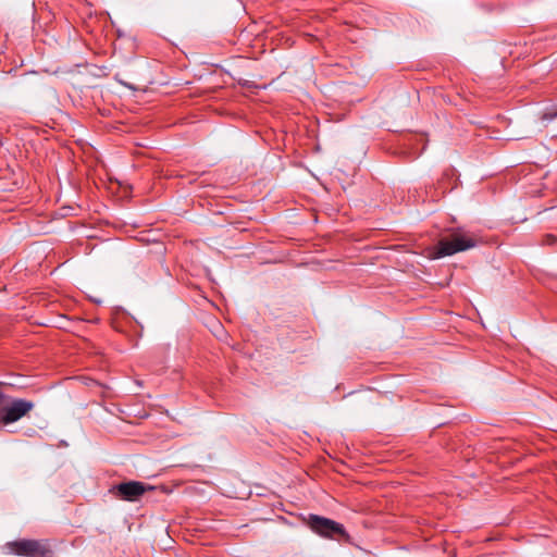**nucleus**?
<instances>
[{
	"label": "nucleus",
	"mask_w": 557,
	"mask_h": 557,
	"mask_svg": "<svg viewBox=\"0 0 557 557\" xmlns=\"http://www.w3.org/2000/svg\"><path fill=\"white\" fill-rule=\"evenodd\" d=\"M475 245L476 242L472 237L456 233L453 234L450 239L443 238L436 246L430 247L426 251V256L429 259H440L473 248Z\"/></svg>",
	"instance_id": "f03ea898"
},
{
	"label": "nucleus",
	"mask_w": 557,
	"mask_h": 557,
	"mask_svg": "<svg viewBox=\"0 0 557 557\" xmlns=\"http://www.w3.org/2000/svg\"><path fill=\"white\" fill-rule=\"evenodd\" d=\"M7 553L20 557H55L53 544L48 539H21L4 545Z\"/></svg>",
	"instance_id": "f257e3e1"
},
{
	"label": "nucleus",
	"mask_w": 557,
	"mask_h": 557,
	"mask_svg": "<svg viewBox=\"0 0 557 557\" xmlns=\"http://www.w3.org/2000/svg\"><path fill=\"white\" fill-rule=\"evenodd\" d=\"M557 117V110L554 109V110H548L546 111L543 115H542V119L543 120H553Z\"/></svg>",
	"instance_id": "423d86ee"
},
{
	"label": "nucleus",
	"mask_w": 557,
	"mask_h": 557,
	"mask_svg": "<svg viewBox=\"0 0 557 557\" xmlns=\"http://www.w3.org/2000/svg\"><path fill=\"white\" fill-rule=\"evenodd\" d=\"M152 486L146 485L143 482L129 481L117 484L113 488L114 495L123 500L135 502L145 494L146 491L152 490Z\"/></svg>",
	"instance_id": "39448f33"
},
{
	"label": "nucleus",
	"mask_w": 557,
	"mask_h": 557,
	"mask_svg": "<svg viewBox=\"0 0 557 557\" xmlns=\"http://www.w3.org/2000/svg\"><path fill=\"white\" fill-rule=\"evenodd\" d=\"M308 525L317 534L329 539H348L343 524L318 515H310L308 518Z\"/></svg>",
	"instance_id": "7ed1b4c3"
},
{
	"label": "nucleus",
	"mask_w": 557,
	"mask_h": 557,
	"mask_svg": "<svg viewBox=\"0 0 557 557\" xmlns=\"http://www.w3.org/2000/svg\"><path fill=\"white\" fill-rule=\"evenodd\" d=\"M34 408V404L25 399H13L4 405L0 412V423L10 424L26 416Z\"/></svg>",
	"instance_id": "20e7f679"
},
{
	"label": "nucleus",
	"mask_w": 557,
	"mask_h": 557,
	"mask_svg": "<svg viewBox=\"0 0 557 557\" xmlns=\"http://www.w3.org/2000/svg\"><path fill=\"white\" fill-rule=\"evenodd\" d=\"M556 242H557V238L554 235L548 234L544 237L543 243L545 245H554Z\"/></svg>",
	"instance_id": "0eeeda50"
}]
</instances>
